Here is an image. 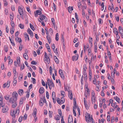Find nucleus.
I'll list each match as a JSON object with an SVG mask.
<instances>
[{
  "mask_svg": "<svg viewBox=\"0 0 123 123\" xmlns=\"http://www.w3.org/2000/svg\"><path fill=\"white\" fill-rule=\"evenodd\" d=\"M44 89L43 87H41L39 89V92L41 94H42L44 92Z\"/></svg>",
  "mask_w": 123,
  "mask_h": 123,
  "instance_id": "nucleus-15",
  "label": "nucleus"
},
{
  "mask_svg": "<svg viewBox=\"0 0 123 123\" xmlns=\"http://www.w3.org/2000/svg\"><path fill=\"white\" fill-rule=\"evenodd\" d=\"M16 41L20 43L21 42V40L20 38H19L17 37H16L15 38Z\"/></svg>",
  "mask_w": 123,
  "mask_h": 123,
  "instance_id": "nucleus-20",
  "label": "nucleus"
},
{
  "mask_svg": "<svg viewBox=\"0 0 123 123\" xmlns=\"http://www.w3.org/2000/svg\"><path fill=\"white\" fill-rule=\"evenodd\" d=\"M37 114V110H34L33 112V116L34 117V118H35L36 116V115Z\"/></svg>",
  "mask_w": 123,
  "mask_h": 123,
  "instance_id": "nucleus-18",
  "label": "nucleus"
},
{
  "mask_svg": "<svg viewBox=\"0 0 123 123\" xmlns=\"http://www.w3.org/2000/svg\"><path fill=\"white\" fill-rule=\"evenodd\" d=\"M4 49L5 51L6 52H7L8 51V48L7 46H4Z\"/></svg>",
  "mask_w": 123,
  "mask_h": 123,
  "instance_id": "nucleus-33",
  "label": "nucleus"
},
{
  "mask_svg": "<svg viewBox=\"0 0 123 123\" xmlns=\"http://www.w3.org/2000/svg\"><path fill=\"white\" fill-rule=\"evenodd\" d=\"M91 100L92 104L95 103L96 101V97L91 98Z\"/></svg>",
  "mask_w": 123,
  "mask_h": 123,
  "instance_id": "nucleus-17",
  "label": "nucleus"
},
{
  "mask_svg": "<svg viewBox=\"0 0 123 123\" xmlns=\"http://www.w3.org/2000/svg\"><path fill=\"white\" fill-rule=\"evenodd\" d=\"M94 80L93 81V83L94 84L97 85L96 79L95 76L94 77Z\"/></svg>",
  "mask_w": 123,
  "mask_h": 123,
  "instance_id": "nucleus-32",
  "label": "nucleus"
},
{
  "mask_svg": "<svg viewBox=\"0 0 123 123\" xmlns=\"http://www.w3.org/2000/svg\"><path fill=\"white\" fill-rule=\"evenodd\" d=\"M42 84L43 86H46V84H45L44 81L43 80H42Z\"/></svg>",
  "mask_w": 123,
  "mask_h": 123,
  "instance_id": "nucleus-64",
  "label": "nucleus"
},
{
  "mask_svg": "<svg viewBox=\"0 0 123 123\" xmlns=\"http://www.w3.org/2000/svg\"><path fill=\"white\" fill-rule=\"evenodd\" d=\"M59 72L61 77L63 79H64V76L63 73V72L62 70L61 69H60L59 70Z\"/></svg>",
  "mask_w": 123,
  "mask_h": 123,
  "instance_id": "nucleus-10",
  "label": "nucleus"
},
{
  "mask_svg": "<svg viewBox=\"0 0 123 123\" xmlns=\"http://www.w3.org/2000/svg\"><path fill=\"white\" fill-rule=\"evenodd\" d=\"M46 38L49 43L50 44L51 41V39L50 37L47 36Z\"/></svg>",
  "mask_w": 123,
  "mask_h": 123,
  "instance_id": "nucleus-23",
  "label": "nucleus"
},
{
  "mask_svg": "<svg viewBox=\"0 0 123 123\" xmlns=\"http://www.w3.org/2000/svg\"><path fill=\"white\" fill-rule=\"evenodd\" d=\"M52 112L51 111H49V117H52Z\"/></svg>",
  "mask_w": 123,
  "mask_h": 123,
  "instance_id": "nucleus-45",
  "label": "nucleus"
},
{
  "mask_svg": "<svg viewBox=\"0 0 123 123\" xmlns=\"http://www.w3.org/2000/svg\"><path fill=\"white\" fill-rule=\"evenodd\" d=\"M23 103V98H21L19 102V104L20 105H22Z\"/></svg>",
  "mask_w": 123,
  "mask_h": 123,
  "instance_id": "nucleus-37",
  "label": "nucleus"
},
{
  "mask_svg": "<svg viewBox=\"0 0 123 123\" xmlns=\"http://www.w3.org/2000/svg\"><path fill=\"white\" fill-rule=\"evenodd\" d=\"M114 98L116 100L118 103H119V101L120 100V99L118 98L117 96H116L114 97Z\"/></svg>",
  "mask_w": 123,
  "mask_h": 123,
  "instance_id": "nucleus-30",
  "label": "nucleus"
},
{
  "mask_svg": "<svg viewBox=\"0 0 123 123\" xmlns=\"http://www.w3.org/2000/svg\"><path fill=\"white\" fill-rule=\"evenodd\" d=\"M107 120L109 122L110 121V115L108 116L107 117Z\"/></svg>",
  "mask_w": 123,
  "mask_h": 123,
  "instance_id": "nucleus-57",
  "label": "nucleus"
},
{
  "mask_svg": "<svg viewBox=\"0 0 123 123\" xmlns=\"http://www.w3.org/2000/svg\"><path fill=\"white\" fill-rule=\"evenodd\" d=\"M39 19H40L41 21L44 20L45 22L47 20V19L46 17L43 14H42L40 16L39 18H38V20L39 22H42V25L44 26H45V24L44 22H41V21L39 20Z\"/></svg>",
  "mask_w": 123,
  "mask_h": 123,
  "instance_id": "nucleus-2",
  "label": "nucleus"
},
{
  "mask_svg": "<svg viewBox=\"0 0 123 123\" xmlns=\"http://www.w3.org/2000/svg\"><path fill=\"white\" fill-rule=\"evenodd\" d=\"M44 56L43 57V61L45 64H49L50 62V58L48 56L46 52L44 53Z\"/></svg>",
  "mask_w": 123,
  "mask_h": 123,
  "instance_id": "nucleus-3",
  "label": "nucleus"
},
{
  "mask_svg": "<svg viewBox=\"0 0 123 123\" xmlns=\"http://www.w3.org/2000/svg\"><path fill=\"white\" fill-rule=\"evenodd\" d=\"M97 49V44L96 43H94V49Z\"/></svg>",
  "mask_w": 123,
  "mask_h": 123,
  "instance_id": "nucleus-48",
  "label": "nucleus"
},
{
  "mask_svg": "<svg viewBox=\"0 0 123 123\" xmlns=\"http://www.w3.org/2000/svg\"><path fill=\"white\" fill-rule=\"evenodd\" d=\"M23 118V116H21L18 119V121L19 122H21Z\"/></svg>",
  "mask_w": 123,
  "mask_h": 123,
  "instance_id": "nucleus-56",
  "label": "nucleus"
},
{
  "mask_svg": "<svg viewBox=\"0 0 123 123\" xmlns=\"http://www.w3.org/2000/svg\"><path fill=\"white\" fill-rule=\"evenodd\" d=\"M89 67L90 68V67ZM89 76H91L92 75V71L90 69H90H89Z\"/></svg>",
  "mask_w": 123,
  "mask_h": 123,
  "instance_id": "nucleus-44",
  "label": "nucleus"
},
{
  "mask_svg": "<svg viewBox=\"0 0 123 123\" xmlns=\"http://www.w3.org/2000/svg\"><path fill=\"white\" fill-rule=\"evenodd\" d=\"M55 118L56 120H59L60 119V116L59 115H58L55 117Z\"/></svg>",
  "mask_w": 123,
  "mask_h": 123,
  "instance_id": "nucleus-34",
  "label": "nucleus"
},
{
  "mask_svg": "<svg viewBox=\"0 0 123 123\" xmlns=\"http://www.w3.org/2000/svg\"><path fill=\"white\" fill-rule=\"evenodd\" d=\"M19 112V110L18 109V110L17 109L14 110L13 111V112L12 113H11V116H15V114L16 113H18V114Z\"/></svg>",
  "mask_w": 123,
  "mask_h": 123,
  "instance_id": "nucleus-9",
  "label": "nucleus"
},
{
  "mask_svg": "<svg viewBox=\"0 0 123 123\" xmlns=\"http://www.w3.org/2000/svg\"><path fill=\"white\" fill-rule=\"evenodd\" d=\"M11 23L12 26V27L13 28V27L15 25V24L14 22L12 21H11Z\"/></svg>",
  "mask_w": 123,
  "mask_h": 123,
  "instance_id": "nucleus-59",
  "label": "nucleus"
},
{
  "mask_svg": "<svg viewBox=\"0 0 123 123\" xmlns=\"http://www.w3.org/2000/svg\"><path fill=\"white\" fill-rule=\"evenodd\" d=\"M14 81H13V85L14 86H15L16 84L17 83V80H14Z\"/></svg>",
  "mask_w": 123,
  "mask_h": 123,
  "instance_id": "nucleus-42",
  "label": "nucleus"
},
{
  "mask_svg": "<svg viewBox=\"0 0 123 123\" xmlns=\"http://www.w3.org/2000/svg\"><path fill=\"white\" fill-rule=\"evenodd\" d=\"M28 32L29 34H30L31 37H32L33 36V34L32 31H28Z\"/></svg>",
  "mask_w": 123,
  "mask_h": 123,
  "instance_id": "nucleus-40",
  "label": "nucleus"
},
{
  "mask_svg": "<svg viewBox=\"0 0 123 123\" xmlns=\"http://www.w3.org/2000/svg\"><path fill=\"white\" fill-rule=\"evenodd\" d=\"M17 63L18 64V65L19 66L20 65V58L19 57H18L17 58Z\"/></svg>",
  "mask_w": 123,
  "mask_h": 123,
  "instance_id": "nucleus-19",
  "label": "nucleus"
},
{
  "mask_svg": "<svg viewBox=\"0 0 123 123\" xmlns=\"http://www.w3.org/2000/svg\"><path fill=\"white\" fill-rule=\"evenodd\" d=\"M18 12L21 18L23 19V10L21 6L18 7Z\"/></svg>",
  "mask_w": 123,
  "mask_h": 123,
  "instance_id": "nucleus-5",
  "label": "nucleus"
},
{
  "mask_svg": "<svg viewBox=\"0 0 123 123\" xmlns=\"http://www.w3.org/2000/svg\"><path fill=\"white\" fill-rule=\"evenodd\" d=\"M18 93L20 96L22 95L23 94V90L19 89L18 91Z\"/></svg>",
  "mask_w": 123,
  "mask_h": 123,
  "instance_id": "nucleus-16",
  "label": "nucleus"
},
{
  "mask_svg": "<svg viewBox=\"0 0 123 123\" xmlns=\"http://www.w3.org/2000/svg\"><path fill=\"white\" fill-rule=\"evenodd\" d=\"M68 97L71 100H72L73 98V94L72 92H68Z\"/></svg>",
  "mask_w": 123,
  "mask_h": 123,
  "instance_id": "nucleus-13",
  "label": "nucleus"
},
{
  "mask_svg": "<svg viewBox=\"0 0 123 123\" xmlns=\"http://www.w3.org/2000/svg\"><path fill=\"white\" fill-rule=\"evenodd\" d=\"M47 82L49 86V88L50 90H51L52 87H54V85L52 80H50L49 79H47Z\"/></svg>",
  "mask_w": 123,
  "mask_h": 123,
  "instance_id": "nucleus-4",
  "label": "nucleus"
},
{
  "mask_svg": "<svg viewBox=\"0 0 123 123\" xmlns=\"http://www.w3.org/2000/svg\"><path fill=\"white\" fill-rule=\"evenodd\" d=\"M24 58L26 60H27L28 59V57L27 54L25 53L24 54Z\"/></svg>",
  "mask_w": 123,
  "mask_h": 123,
  "instance_id": "nucleus-27",
  "label": "nucleus"
},
{
  "mask_svg": "<svg viewBox=\"0 0 123 123\" xmlns=\"http://www.w3.org/2000/svg\"><path fill=\"white\" fill-rule=\"evenodd\" d=\"M59 99L57 100V102L59 105L63 104L65 102V100L63 97H62L60 100L59 98Z\"/></svg>",
  "mask_w": 123,
  "mask_h": 123,
  "instance_id": "nucleus-6",
  "label": "nucleus"
},
{
  "mask_svg": "<svg viewBox=\"0 0 123 123\" xmlns=\"http://www.w3.org/2000/svg\"><path fill=\"white\" fill-rule=\"evenodd\" d=\"M18 96V93L16 92H14L12 93V97L9 99V102L11 103L14 104L12 105L13 108H15L17 105L16 101Z\"/></svg>",
  "mask_w": 123,
  "mask_h": 123,
  "instance_id": "nucleus-1",
  "label": "nucleus"
},
{
  "mask_svg": "<svg viewBox=\"0 0 123 123\" xmlns=\"http://www.w3.org/2000/svg\"><path fill=\"white\" fill-rule=\"evenodd\" d=\"M73 6H70L68 7V12L70 13H71L72 12V11L73 10Z\"/></svg>",
  "mask_w": 123,
  "mask_h": 123,
  "instance_id": "nucleus-21",
  "label": "nucleus"
},
{
  "mask_svg": "<svg viewBox=\"0 0 123 123\" xmlns=\"http://www.w3.org/2000/svg\"><path fill=\"white\" fill-rule=\"evenodd\" d=\"M53 68L51 66H50L49 68V72L50 74L51 75L52 74Z\"/></svg>",
  "mask_w": 123,
  "mask_h": 123,
  "instance_id": "nucleus-39",
  "label": "nucleus"
},
{
  "mask_svg": "<svg viewBox=\"0 0 123 123\" xmlns=\"http://www.w3.org/2000/svg\"><path fill=\"white\" fill-rule=\"evenodd\" d=\"M79 57L78 55L76 54L74 56H73L72 57V60L73 61H76L78 59Z\"/></svg>",
  "mask_w": 123,
  "mask_h": 123,
  "instance_id": "nucleus-11",
  "label": "nucleus"
},
{
  "mask_svg": "<svg viewBox=\"0 0 123 123\" xmlns=\"http://www.w3.org/2000/svg\"><path fill=\"white\" fill-rule=\"evenodd\" d=\"M32 80V82L33 84H35L36 83V80L35 79L33 78H31Z\"/></svg>",
  "mask_w": 123,
  "mask_h": 123,
  "instance_id": "nucleus-55",
  "label": "nucleus"
},
{
  "mask_svg": "<svg viewBox=\"0 0 123 123\" xmlns=\"http://www.w3.org/2000/svg\"><path fill=\"white\" fill-rule=\"evenodd\" d=\"M75 15L76 19L78 20V19H79L78 17L77 13L76 12H75Z\"/></svg>",
  "mask_w": 123,
  "mask_h": 123,
  "instance_id": "nucleus-52",
  "label": "nucleus"
},
{
  "mask_svg": "<svg viewBox=\"0 0 123 123\" xmlns=\"http://www.w3.org/2000/svg\"><path fill=\"white\" fill-rule=\"evenodd\" d=\"M23 74L22 73L20 74L19 77L18 79L19 80H21L23 78Z\"/></svg>",
  "mask_w": 123,
  "mask_h": 123,
  "instance_id": "nucleus-29",
  "label": "nucleus"
},
{
  "mask_svg": "<svg viewBox=\"0 0 123 123\" xmlns=\"http://www.w3.org/2000/svg\"><path fill=\"white\" fill-rule=\"evenodd\" d=\"M8 109V108L7 107H4L3 108L2 110V111L3 113L7 111Z\"/></svg>",
  "mask_w": 123,
  "mask_h": 123,
  "instance_id": "nucleus-14",
  "label": "nucleus"
},
{
  "mask_svg": "<svg viewBox=\"0 0 123 123\" xmlns=\"http://www.w3.org/2000/svg\"><path fill=\"white\" fill-rule=\"evenodd\" d=\"M34 47L36 48H37L38 47V44L37 43V42H35L34 43Z\"/></svg>",
  "mask_w": 123,
  "mask_h": 123,
  "instance_id": "nucleus-46",
  "label": "nucleus"
},
{
  "mask_svg": "<svg viewBox=\"0 0 123 123\" xmlns=\"http://www.w3.org/2000/svg\"><path fill=\"white\" fill-rule=\"evenodd\" d=\"M114 32L116 34L117 38V39H119L120 38L118 34V31H114Z\"/></svg>",
  "mask_w": 123,
  "mask_h": 123,
  "instance_id": "nucleus-25",
  "label": "nucleus"
},
{
  "mask_svg": "<svg viewBox=\"0 0 123 123\" xmlns=\"http://www.w3.org/2000/svg\"><path fill=\"white\" fill-rule=\"evenodd\" d=\"M30 90H29L27 92V93L26 95V97L28 98H29L30 95Z\"/></svg>",
  "mask_w": 123,
  "mask_h": 123,
  "instance_id": "nucleus-28",
  "label": "nucleus"
},
{
  "mask_svg": "<svg viewBox=\"0 0 123 123\" xmlns=\"http://www.w3.org/2000/svg\"><path fill=\"white\" fill-rule=\"evenodd\" d=\"M82 14L83 16H85V11L84 9H82Z\"/></svg>",
  "mask_w": 123,
  "mask_h": 123,
  "instance_id": "nucleus-60",
  "label": "nucleus"
},
{
  "mask_svg": "<svg viewBox=\"0 0 123 123\" xmlns=\"http://www.w3.org/2000/svg\"><path fill=\"white\" fill-rule=\"evenodd\" d=\"M46 97L47 98L49 99V93L47 91H46Z\"/></svg>",
  "mask_w": 123,
  "mask_h": 123,
  "instance_id": "nucleus-54",
  "label": "nucleus"
},
{
  "mask_svg": "<svg viewBox=\"0 0 123 123\" xmlns=\"http://www.w3.org/2000/svg\"><path fill=\"white\" fill-rule=\"evenodd\" d=\"M39 72L41 74H42L43 73V71L42 69L40 67H39Z\"/></svg>",
  "mask_w": 123,
  "mask_h": 123,
  "instance_id": "nucleus-47",
  "label": "nucleus"
},
{
  "mask_svg": "<svg viewBox=\"0 0 123 123\" xmlns=\"http://www.w3.org/2000/svg\"><path fill=\"white\" fill-rule=\"evenodd\" d=\"M10 18L11 21H12L13 17V16L11 14H10Z\"/></svg>",
  "mask_w": 123,
  "mask_h": 123,
  "instance_id": "nucleus-61",
  "label": "nucleus"
},
{
  "mask_svg": "<svg viewBox=\"0 0 123 123\" xmlns=\"http://www.w3.org/2000/svg\"><path fill=\"white\" fill-rule=\"evenodd\" d=\"M91 98H95L96 97V96L94 91L92 90L91 92Z\"/></svg>",
  "mask_w": 123,
  "mask_h": 123,
  "instance_id": "nucleus-22",
  "label": "nucleus"
},
{
  "mask_svg": "<svg viewBox=\"0 0 123 123\" xmlns=\"http://www.w3.org/2000/svg\"><path fill=\"white\" fill-rule=\"evenodd\" d=\"M86 121L88 123L91 122V117L90 115H87L85 116Z\"/></svg>",
  "mask_w": 123,
  "mask_h": 123,
  "instance_id": "nucleus-8",
  "label": "nucleus"
},
{
  "mask_svg": "<svg viewBox=\"0 0 123 123\" xmlns=\"http://www.w3.org/2000/svg\"><path fill=\"white\" fill-rule=\"evenodd\" d=\"M73 111L74 116H76V113L75 111V108L74 107H73Z\"/></svg>",
  "mask_w": 123,
  "mask_h": 123,
  "instance_id": "nucleus-35",
  "label": "nucleus"
},
{
  "mask_svg": "<svg viewBox=\"0 0 123 123\" xmlns=\"http://www.w3.org/2000/svg\"><path fill=\"white\" fill-rule=\"evenodd\" d=\"M37 62L34 61H32L31 62V64H32L36 65L37 64Z\"/></svg>",
  "mask_w": 123,
  "mask_h": 123,
  "instance_id": "nucleus-63",
  "label": "nucleus"
},
{
  "mask_svg": "<svg viewBox=\"0 0 123 123\" xmlns=\"http://www.w3.org/2000/svg\"><path fill=\"white\" fill-rule=\"evenodd\" d=\"M96 33H95V34H96ZM99 35H96V36H95V38L96 39L97 41H98L99 40Z\"/></svg>",
  "mask_w": 123,
  "mask_h": 123,
  "instance_id": "nucleus-38",
  "label": "nucleus"
},
{
  "mask_svg": "<svg viewBox=\"0 0 123 123\" xmlns=\"http://www.w3.org/2000/svg\"><path fill=\"white\" fill-rule=\"evenodd\" d=\"M30 27L31 28V29H32V30L33 31H34L35 29L34 28V27L33 26L31 23L30 24Z\"/></svg>",
  "mask_w": 123,
  "mask_h": 123,
  "instance_id": "nucleus-41",
  "label": "nucleus"
},
{
  "mask_svg": "<svg viewBox=\"0 0 123 123\" xmlns=\"http://www.w3.org/2000/svg\"><path fill=\"white\" fill-rule=\"evenodd\" d=\"M55 39L56 41H58L59 40V34L58 33L56 34Z\"/></svg>",
  "mask_w": 123,
  "mask_h": 123,
  "instance_id": "nucleus-31",
  "label": "nucleus"
},
{
  "mask_svg": "<svg viewBox=\"0 0 123 123\" xmlns=\"http://www.w3.org/2000/svg\"><path fill=\"white\" fill-rule=\"evenodd\" d=\"M61 95L63 97H64L66 95V94L65 92L64 91H61Z\"/></svg>",
  "mask_w": 123,
  "mask_h": 123,
  "instance_id": "nucleus-24",
  "label": "nucleus"
},
{
  "mask_svg": "<svg viewBox=\"0 0 123 123\" xmlns=\"http://www.w3.org/2000/svg\"><path fill=\"white\" fill-rule=\"evenodd\" d=\"M36 14H37V13H39V15H41L42 13V12L41 11L38 10H37L36 11Z\"/></svg>",
  "mask_w": 123,
  "mask_h": 123,
  "instance_id": "nucleus-51",
  "label": "nucleus"
},
{
  "mask_svg": "<svg viewBox=\"0 0 123 123\" xmlns=\"http://www.w3.org/2000/svg\"><path fill=\"white\" fill-rule=\"evenodd\" d=\"M54 57L55 58V62L56 63H58L59 62V61L57 57L56 56H55Z\"/></svg>",
  "mask_w": 123,
  "mask_h": 123,
  "instance_id": "nucleus-26",
  "label": "nucleus"
},
{
  "mask_svg": "<svg viewBox=\"0 0 123 123\" xmlns=\"http://www.w3.org/2000/svg\"><path fill=\"white\" fill-rule=\"evenodd\" d=\"M25 22L26 24H27L28 23V18L27 16H25Z\"/></svg>",
  "mask_w": 123,
  "mask_h": 123,
  "instance_id": "nucleus-49",
  "label": "nucleus"
},
{
  "mask_svg": "<svg viewBox=\"0 0 123 123\" xmlns=\"http://www.w3.org/2000/svg\"><path fill=\"white\" fill-rule=\"evenodd\" d=\"M10 81L9 80H8L6 83V87H7V88H8L10 86Z\"/></svg>",
  "mask_w": 123,
  "mask_h": 123,
  "instance_id": "nucleus-36",
  "label": "nucleus"
},
{
  "mask_svg": "<svg viewBox=\"0 0 123 123\" xmlns=\"http://www.w3.org/2000/svg\"><path fill=\"white\" fill-rule=\"evenodd\" d=\"M115 73H116L115 72H112L111 73V75L112 77H113V78H114L115 74Z\"/></svg>",
  "mask_w": 123,
  "mask_h": 123,
  "instance_id": "nucleus-50",
  "label": "nucleus"
},
{
  "mask_svg": "<svg viewBox=\"0 0 123 123\" xmlns=\"http://www.w3.org/2000/svg\"><path fill=\"white\" fill-rule=\"evenodd\" d=\"M45 103L46 104V102L45 98H43L41 99L40 101L39 104V105L41 106H42L43 105V103Z\"/></svg>",
  "mask_w": 123,
  "mask_h": 123,
  "instance_id": "nucleus-7",
  "label": "nucleus"
},
{
  "mask_svg": "<svg viewBox=\"0 0 123 123\" xmlns=\"http://www.w3.org/2000/svg\"><path fill=\"white\" fill-rule=\"evenodd\" d=\"M88 55H91V49H89L88 51Z\"/></svg>",
  "mask_w": 123,
  "mask_h": 123,
  "instance_id": "nucleus-62",
  "label": "nucleus"
},
{
  "mask_svg": "<svg viewBox=\"0 0 123 123\" xmlns=\"http://www.w3.org/2000/svg\"><path fill=\"white\" fill-rule=\"evenodd\" d=\"M24 35L25 38V41H29L30 40V39L29 35L28 34L25 33L24 34Z\"/></svg>",
  "mask_w": 123,
  "mask_h": 123,
  "instance_id": "nucleus-12",
  "label": "nucleus"
},
{
  "mask_svg": "<svg viewBox=\"0 0 123 123\" xmlns=\"http://www.w3.org/2000/svg\"><path fill=\"white\" fill-rule=\"evenodd\" d=\"M52 22L53 25H55V20L54 18H51Z\"/></svg>",
  "mask_w": 123,
  "mask_h": 123,
  "instance_id": "nucleus-58",
  "label": "nucleus"
},
{
  "mask_svg": "<svg viewBox=\"0 0 123 123\" xmlns=\"http://www.w3.org/2000/svg\"><path fill=\"white\" fill-rule=\"evenodd\" d=\"M83 70L86 71V69H87L86 66V64H84L83 66Z\"/></svg>",
  "mask_w": 123,
  "mask_h": 123,
  "instance_id": "nucleus-53",
  "label": "nucleus"
},
{
  "mask_svg": "<svg viewBox=\"0 0 123 123\" xmlns=\"http://www.w3.org/2000/svg\"><path fill=\"white\" fill-rule=\"evenodd\" d=\"M52 98H55V93L54 92H53L52 93Z\"/></svg>",
  "mask_w": 123,
  "mask_h": 123,
  "instance_id": "nucleus-43",
  "label": "nucleus"
}]
</instances>
